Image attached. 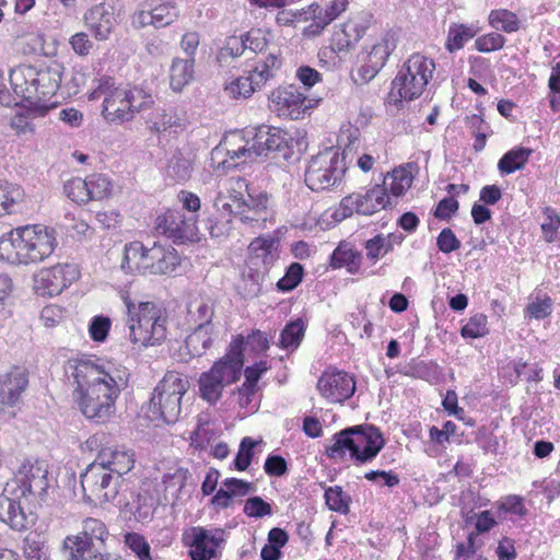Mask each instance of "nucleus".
<instances>
[{
	"mask_svg": "<svg viewBox=\"0 0 560 560\" xmlns=\"http://www.w3.org/2000/svg\"><path fill=\"white\" fill-rule=\"evenodd\" d=\"M63 371L71 381V396L82 416L97 424L109 422L121 393L129 386V369L93 354L79 353L65 362Z\"/></svg>",
	"mask_w": 560,
	"mask_h": 560,
	"instance_id": "obj_1",
	"label": "nucleus"
},
{
	"mask_svg": "<svg viewBox=\"0 0 560 560\" xmlns=\"http://www.w3.org/2000/svg\"><path fill=\"white\" fill-rule=\"evenodd\" d=\"M56 231L36 223L11 229L0 236V260L11 265L44 261L57 247Z\"/></svg>",
	"mask_w": 560,
	"mask_h": 560,
	"instance_id": "obj_2",
	"label": "nucleus"
},
{
	"mask_svg": "<svg viewBox=\"0 0 560 560\" xmlns=\"http://www.w3.org/2000/svg\"><path fill=\"white\" fill-rule=\"evenodd\" d=\"M182 262V255L167 243L135 240L124 245L120 268L131 276L174 277Z\"/></svg>",
	"mask_w": 560,
	"mask_h": 560,
	"instance_id": "obj_3",
	"label": "nucleus"
},
{
	"mask_svg": "<svg viewBox=\"0 0 560 560\" xmlns=\"http://www.w3.org/2000/svg\"><path fill=\"white\" fill-rule=\"evenodd\" d=\"M65 67L58 61L49 63H21L11 69L9 80L11 88L21 103H56Z\"/></svg>",
	"mask_w": 560,
	"mask_h": 560,
	"instance_id": "obj_4",
	"label": "nucleus"
},
{
	"mask_svg": "<svg viewBox=\"0 0 560 560\" xmlns=\"http://www.w3.org/2000/svg\"><path fill=\"white\" fill-rule=\"evenodd\" d=\"M103 97L102 116L107 122L122 124L133 119L136 113L150 108L153 96L139 86L122 88L115 78L104 74L96 79V86L89 93V101Z\"/></svg>",
	"mask_w": 560,
	"mask_h": 560,
	"instance_id": "obj_5",
	"label": "nucleus"
},
{
	"mask_svg": "<svg viewBox=\"0 0 560 560\" xmlns=\"http://www.w3.org/2000/svg\"><path fill=\"white\" fill-rule=\"evenodd\" d=\"M127 311L129 340L149 348L163 345L168 337L170 313L161 301L135 302L128 293L121 295Z\"/></svg>",
	"mask_w": 560,
	"mask_h": 560,
	"instance_id": "obj_6",
	"label": "nucleus"
},
{
	"mask_svg": "<svg viewBox=\"0 0 560 560\" xmlns=\"http://www.w3.org/2000/svg\"><path fill=\"white\" fill-rule=\"evenodd\" d=\"M384 446L385 440L378 428L360 424L336 432L324 453L331 460L343 462L348 456L354 466H363L372 463Z\"/></svg>",
	"mask_w": 560,
	"mask_h": 560,
	"instance_id": "obj_7",
	"label": "nucleus"
},
{
	"mask_svg": "<svg viewBox=\"0 0 560 560\" xmlns=\"http://www.w3.org/2000/svg\"><path fill=\"white\" fill-rule=\"evenodd\" d=\"M435 62L421 54H411L398 68L392 81L390 96L395 102H411L419 98L432 81Z\"/></svg>",
	"mask_w": 560,
	"mask_h": 560,
	"instance_id": "obj_8",
	"label": "nucleus"
},
{
	"mask_svg": "<svg viewBox=\"0 0 560 560\" xmlns=\"http://www.w3.org/2000/svg\"><path fill=\"white\" fill-rule=\"evenodd\" d=\"M189 388L186 376L177 371H167L154 387L148 405L151 420L175 423L182 412V399Z\"/></svg>",
	"mask_w": 560,
	"mask_h": 560,
	"instance_id": "obj_9",
	"label": "nucleus"
},
{
	"mask_svg": "<svg viewBox=\"0 0 560 560\" xmlns=\"http://www.w3.org/2000/svg\"><path fill=\"white\" fill-rule=\"evenodd\" d=\"M267 203L268 196L266 194L250 195L247 180L240 176L231 177L228 180L225 191L219 192L214 202L220 212L237 215L243 221H257V217L266 211Z\"/></svg>",
	"mask_w": 560,
	"mask_h": 560,
	"instance_id": "obj_10",
	"label": "nucleus"
},
{
	"mask_svg": "<svg viewBox=\"0 0 560 560\" xmlns=\"http://www.w3.org/2000/svg\"><path fill=\"white\" fill-rule=\"evenodd\" d=\"M109 529L102 518L88 516L81 522V530L68 535L62 544L68 560H96L106 551Z\"/></svg>",
	"mask_w": 560,
	"mask_h": 560,
	"instance_id": "obj_11",
	"label": "nucleus"
},
{
	"mask_svg": "<svg viewBox=\"0 0 560 560\" xmlns=\"http://www.w3.org/2000/svg\"><path fill=\"white\" fill-rule=\"evenodd\" d=\"M346 170L345 156L339 148L328 147L310 159L304 182L313 191L325 190L339 183Z\"/></svg>",
	"mask_w": 560,
	"mask_h": 560,
	"instance_id": "obj_12",
	"label": "nucleus"
},
{
	"mask_svg": "<svg viewBox=\"0 0 560 560\" xmlns=\"http://www.w3.org/2000/svg\"><path fill=\"white\" fill-rule=\"evenodd\" d=\"M7 486L26 502L39 504L49 488L48 464L39 458H25Z\"/></svg>",
	"mask_w": 560,
	"mask_h": 560,
	"instance_id": "obj_13",
	"label": "nucleus"
},
{
	"mask_svg": "<svg viewBox=\"0 0 560 560\" xmlns=\"http://www.w3.org/2000/svg\"><path fill=\"white\" fill-rule=\"evenodd\" d=\"M83 497L90 503L103 505L119 494L121 480L94 460L80 476Z\"/></svg>",
	"mask_w": 560,
	"mask_h": 560,
	"instance_id": "obj_14",
	"label": "nucleus"
},
{
	"mask_svg": "<svg viewBox=\"0 0 560 560\" xmlns=\"http://www.w3.org/2000/svg\"><path fill=\"white\" fill-rule=\"evenodd\" d=\"M289 138L287 131L277 128L268 127L267 129H259L250 140H246L243 136H237L233 142H240L241 147L237 150L230 149L231 159L253 160L258 155H266L270 151H282L289 148Z\"/></svg>",
	"mask_w": 560,
	"mask_h": 560,
	"instance_id": "obj_15",
	"label": "nucleus"
},
{
	"mask_svg": "<svg viewBox=\"0 0 560 560\" xmlns=\"http://www.w3.org/2000/svg\"><path fill=\"white\" fill-rule=\"evenodd\" d=\"M66 196L78 206L108 200L114 194L113 180L105 174L93 173L85 178L72 177L63 185Z\"/></svg>",
	"mask_w": 560,
	"mask_h": 560,
	"instance_id": "obj_16",
	"label": "nucleus"
},
{
	"mask_svg": "<svg viewBox=\"0 0 560 560\" xmlns=\"http://www.w3.org/2000/svg\"><path fill=\"white\" fill-rule=\"evenodd\" d=\"M268 106L279 118L303 119L312 109L311 100L294 84L280 85L268 96Z\"/></svg>",
	"mask_w": 560,
	"mask_h": 560,
	"instance_id": "obj_17",
	"label": "nucleus"
},
{
	"mask_svg": "<svg viewBox=\"0 0 560 560\" xmlns=\"http://www.w3.org/2000/svg\"><path fill=\"white\" fill-rule=\"evenodd\" d=\"M197 222V215L186 218L179 210L166 209L155 218L153 229L175 243H197L200 241Z\"/></svg>",
	"mask_w": 560,
	"mask_h": 560,
	"instance_id": "obj_18",
	"label": "nucleus"
},
{
	"mask_svg": "<svg viewBox=\"0 0 560 560\" xmlns=\"http://www.w3.org/2000/svg\"><path fill=\"white\" fill-rule=\"evenodd\" d=\"M224 529H207L202 526H192L185 529L182 535V542L189 548L188 555L191 560H212L221 557L219 550L224 542Z\"/></svg>",
	"mask_w": 560,
	"mask_h": 560,
	"instance_id": "obj_19",
	"label": "nucleus"
},
{
	"mask_svg": "<svg viewBox=\"0 0 560 560\" xmlns=\"http://www.w3.org/2000/svg\"><path fill=\"white\" fill-rule=\"evenodd\" d=\"M28 386V372L25 368L13 365L0 373V419L10 420L16 416L13 410L22 400Z\"/></svg>",
	"mask_w": 560,
	"mask_h": 560,
	"instance_id": "obj_20",
	"label": "nucleus"
},
{
	"mask_svg": "<svg viewBox=\"0 0 560 560\" xmlns=\"http://www.w3.org/2000/svg\"><path fill=\"white\" fill-rule=\"evenodd\" d=\"M366 30L365 23L352 18L336 25L329 38V46L318 52L319 60L323 61L327 57L338 59L346 57L357 47Z\"/></svg>",
	"mask_w": 560,
	"mask_h": 560,
	"instance_id": "obj_21",
	"label": "nucleus"
},
{
	"mask_svg": "<svg viewBox=\"0 0 560 560\" xmlns=\"http://www.w3.org/2000/svg\"><path fill=\"white\" fill-rule=\"evenodd\" d=\"M79 277L80 271L74 265L57 264L48 268H42L34 275L33 290L38 296H56L78 280Z\"/></svg>",
	"mask_w": 560,
	"mask_h": 560,
	"instance_id": "obj_22",
	"label": "nucleus"
},
{
	"mask_svg": "<svg viewBox=\"0 0 560 560\" xmlns=\"http://www.w3.org/2000/svg\"><path fill=\"white\" fill-rule=\"evenodd\" d=\"M316 388L328 404H343L354 395L357 381L351 373L329 366L318 377Z\"/></svg>",
	"mask_w": 560,
	"mask_h": 560,
	"instance_id": "obj_23",
	"label": "nucleus"
},
{
	"mask_svg": "<svg viewBox=\"0 0 560 560\" xmlns=\"http://www.w3.org/2000/svg\"><path fill=\"white\" fill-rule=\"evenodd\" d=\"M395 205L390 197L384 192L380 185H375L365 192H352L343 197L339 203L338 212L342 218L353 213L372 215L375 212L392 208Z\"/></svg>",
	"mask_w": 560,
	"mask_h": 560,
	"instance_id": "obj_24",
	"label": "nucleus"
},
{
	"mask_svg": "<svg viewBox=\"0 0 560 560\" xmlns=\"http://www.w3.org/2000/svg\"><path fill=\"white\" fill-rule=\"evenodd\" d=\"M244 346L245 337L242 334L233 336L225 354L214 361L212 366L208 370L220 380L224 386L232 385L241 378L244 365Z\"/></svg>",
	"mask_w": 560,
	"mask_h": 560,
	"instance_id": "obj_25",
	"label": "nucleus"
},
{
	"mask_svg": "<svg viewBox=\"0 0 560 560\" xmlns=\"http://www.w3.org/2000/svg\"><path fill=\"white\" fill-rule=\"evenodd\" d=\"M397 47L396 34L392 31L386 32L371 47V50L364 57L361 66L358 68V77L362 83L373 80L377 73L385 67L389 56Z\"/></svg>",
	"mask_w": 560,
	"mask_h": 560,
	"instance_id": "obj_26",
	"label": "nucleus"
},
{
	"mask_svg": "<svg viewBox=\"0 0 560 560\" xmlns=\"http://www.w3.org/2000/svg\"><path fill=\"white\" fill-rule=\"evenodd\" d=\"M94 462L121 480L135 467L136 454L122 445L102 446Z\"/></svg>",
	"mask_w": 560,
	"mask_h": 560,
	"instance_id": "obj_27",
	"label": "nucleus"
},
{
	"mask_svg": "<svg viewBox=\"0 0 560 560\" xmlns=\"http://www.w3.org/2000/svg\"><path fill=\"white\" fill-rule=\"evenodd\" d=\"M275 250L276 240L270 236L256 237L248 246V264L254 266V268H250L249 277L257 287H259V281L272 264Z\"/></svg>",
	"mask_w": 560,
	"mask_h": 560,
	"instance_id": "obj_28",
	"label": "nucleus"
},
{
	"mask_svg": "<svg viewBox=\"0 0 560 560\" xmlns=\"http://www.w3.org/2000/svg\"><path fill=\"white\" fill-rule=\"evenodd\" d=\"M83 21L96 40H106L109 38L116 21L114 7L106 2L95 4L84 13Z\"/></svg>",
	"mask_w": 560,
	"mask_h": 560,
	"instance_id": "obj_29",
	"label": "nucleus"
},
{
	"mask_svg": "<svg viewBox=\"0 0 560 560\" xmlns=\"http://www.w3.org/2000/svg\"><path fill=\"white\" fill-rule=\"evenodd\" d=\"M178 18L176 8L170 2L158 4L145 3L132 18L137 27L153 26L161 28L170 25Z\"/></svg>",
	"mask_w": 560,
	"mask_h": 560,
	"instance_id": "obj_30",
	"label": "nucleus"
},
{
	"mask_svg": "<svg viewBox=\"0 0 560 560\" xmlns=\"http://www.w3.org/2000/svg\"><path fill=\"white\" fill-rule=\"evenodd\" d=\"M8 494L0 495V521L15 530L26 526L25 508L35 506L34 502H26L23 497L15 495L14 490L5 487Z\"/></svg>",
	"mask_w": 560,
	"mask_h": 560,
	"instance_id": "obj_31",
	"label": "nucleus"
},
{
	"mask_svg": "<svg viewBox=\"0 0 560 560\" xmlns=\"http://www.w3.org/2000/svg\"><path fill=\"white\" fill-rule=\"evenodd\" d=\"M56 106L57 103H25L10 118V127L18 136L32 133L34 132L33 120L45 117Z\"/></svg>",
	"mask_w": 560,
	"mask_h": 560,
	"instance_id": "obj_32",
	"label": "nucleus"
},
{
	"mask_svg": "<svg viewBox=\"0 0 560 560\" xmlns=\"http://www.w3.org/2000/svg\"><path fill=\"white\" fill-rule=\"evenodd\" d=\"M254 490L253 482L234 477L226 478L222 481L221 488L211 498V505L221 510L229 509L233 504V499L246 497Z\"/></svg>",
	"mask_w": 560,
	"mask_h": 560,
	"instance_id": "obj_33",
	"label": "nucleus"
},
{
	"mask_svg": "<svg viewBox=\"0 0 560 560\" xmlns=\"http://www.w3.org/2000/svg\"><path fill=\"white\" fill-rule=\"evenodd\" d=\"M264 85V81H259L255 72L249 69L226 82L223 91L231 100H247Z\"/></svg>",
	"mask_w": 560,
	"mask_h": 560,
	"instance_id": "obj_34",
	"label": "nucleus"
},
{
	"mask_svg": "<svg viewBox=\"0 0 560 560\" xmlns=\"http://www.w3.org/2000/svg\"><path fill=\"white\" fill-rule=\"evenodd\" d=\"M413 182V175L410 171V164L400 165L395 167L392 172H388L380 185L384 192L393 198L397 199L406 194L411 187Z\"/></svg>",
	"mask_w": 560,
	"mask_h": 560,
	"instance_id": "obj_35",
	"label": "nucleus"
},
{
	"mask_svg": "<svg viewBox=\"0 0 560 560\" xmlns=\"http://www.w3.org/2000/svg\"><path fill=\"white\" fill-rule=\"evenodd\" d=\"M330 266L334 269L346 268L349 273L357 275L361 270L362 254L351 243L340 242L331 254Z\"/></svg>",
	"mask_w": 560,
	"mask_h": 560,
	"instance_id": "obj_36",
	"label": "nucleus"
},
{
	"mask_svg": "<svg viewBox=\"0 0 560 560\" xmlns=\"http://www.w3.org/2000/svg\"><path fill=\"white\" fill-rule=\"evenodd\" d=\"M25 199L21 185L0 179V218L20 212Z\"/></svg>",
	"mask_w": 560,
	"mask_h": 560,
	"instance_id": "obj_37",
	"label": "nucleus"
},
{
	"mask_svg": "<svg viewBox=\"0 0 560 560\" xmlns=\"http://www.w3.org/2000/svg\"><path fill=\"white\" fill-rule=\"evenodd\" d=\"M480 28L476 24L452 23L447 31L445 49L450 52H456L464 48L465 44L476 37Z\"/></svg>",
	"mask_w": 560,
	"mask_h": 560,
	"instance_id": "obj_38",
	"label": "nucleus"
},
{
	"mask_svg": "<svg viewBox=\"0 0 560 560\" xmlns=\"http://www.w3.org/2000/svg\"><path fill=\"white\" fill-rule=\"evenodd\" d=\"M488 24L495 31L505 34L517 33L523 27V22L517 13L505 9H492L488 14Z\"/></svg>",
	"mask_w": 560,
	"mask_h": 560,
	"instance_id": "obj_39",
	"label": "nucleus"
},
{
	"mask_svg": "<svg viewBox=\"0 0 560 560\" xmlns=\"http://www.w3.org/2000/svg\"><path fill=\"white\" fill-rule=\"evenodd\" d=\"M195 59L174 58L170 69V85L180 92L194 79Z\"/></svg>",
	"mask_w": 560,
	"mask_h": 560,
	"instance_id": "obj_40",
	"label": "nucleus"
},
{
	"mask_svg": "<svg viewBox=\"0 0 560 560\" xmlns=\"http://www.w3.org/2000/svg\"><path fill=\"white\" fill-rule=\"evenodd\" d=\"M533 150L524 147H515L505 152L498 162V170L502 175H510L523 170L527 164Z\"/></svg>",
	"mask_w": 560,
	"mask_h": 560,
	"instance_id": "obj_41",
	"label": "nucleus"
},
{
	"mask_svg": "<svg viewBox=\"0 0 560 560\" xmlns=\"http://www.w3.org/2000/svg\"><path fill=\"white\" fill-rule=\"evenodd\" d=\"M305 331L306 324L302 318L287 323L280 332L278 346L284 350H296L305 336Z\"/></svg>",
	"mask_w": 560,
	"mask_h": 560,
	"instance_id": "obj_42",
	"label": "nucleus"
},
{
	"mask_svg": "<svg viewBox=\"0 0 560 560\" xmlns=\"http://www.w3.org/2000/svg\"><path fill=\"white\" fill-rule=\"evenodd\" d=\"M225 387L209 371L201 373L198 378L199 396L210 405H214L221 399Z\"/></svg>",
	"mask_w": 560,
	"mask_h": 560,
	"instance_id": "obj_43",
	"label": "nucleus"
},
{
	"mask_svg": "<svg viewBox=\"0 0 560 560\" xmlns=\"http://www.w3.org/2000/svg\"><path fill=\"white\" fill-rule=\"evenodd\" d=\"M467 122L474 138L472 149L475 152H481L487 145V139L493 135V130L483 117L477 114L467 117Z\"/></svg>",
	"mask_w": 560,
	"mask_h": 560,
	"instance_id": "obj_44",
	"label": "nucleus"
},
{
	"mask_svg": "<svg viewBox=\"0 0 560 560\" xmlns=\"http://www.w3.org/2000/svg\"><path fill=\"white\" fill-rule=\"evenodd\" d=\"M213 327H196L186 338V345L195 357L202 355L213 343Z\"/></svg>",
	"mask_w": 560,
	"mask_h": 560,
	"instance_id": "obj_45",
	"label": "nucleus"
},
{
	"mask_svg": "<svg viewBox=\"0 0 560 560\" xmlns=\"http://www.w3.org/2000/svg\"><path fill=\"white\" fill-rule=\"evenodd\" d=\"M245 44L241 37L230 36L224 45L218 50L215 60L220 67L230 66L235 59L240 58L245 51Z\"/></svg>",
	"mask_w": 560,
	"mask_h": 560,
	"instance_id": "obj_46",
	"label": "nucleus"
},
{
	"mask_svg": "<svg viewBox=\"0 0 560 560\" xmlns=\"http://www.w3.org/2000/svg\"><path fill=\"white\" fill-rule=\"evenodd\" d=\"M15 44L25 55L37 54L44 49L45 36L37 30H30L16 35Z\"/></svg>",
	"mask_w": 560,
	"mask_h": 560,
	"instance_id": "obj_47",
	"label": "nucleus"
},
{
	"mask_svg": "<svg viewBox=\"0 0 560 560\" xmlns=\"http://www.w3.org/2000/svg\"><path fill=\"white\" fill-rule=\"evenodd\" d=\"M282 59L280 51L269 52L261 61H259L252 70L255 72L259 81L266 84L273 79L276 71L281 68Z\"/></svg>",
	"mask_w": 560,
	"mask_h": 560,
	"instance_id": "obj_48",
	"label": "nucleus"
},
{
	"mask_svg": "<svg viewBox=\"0 0 560 560\" xmlns=\"http://www.w3.org/2000/svg\"><path fill=\"white\" fill-rule=\"evenodd\" d=\"M324 498L329 510L341 514L349 512L351 499L340 486L328 487L325 490Z\"/></svg>",
	"mask_w": 560,
	"mask_h": 560,
	"instance_id": "obj_49",
	"label": "nucleus"
},
{
	"mask_svg": "<svg viewBox=\"0 0 560 560\" xmlns=\"http://www.w3.org/2000/svg\"><path fill=\"white\" fill-rule=\"evenodd\" d=\"M553 301L548 294L537 295L525 307V316L542 320L550 316Z\"/></svg>",
	"mask_w": 560,
	"mask_h": 560,
	"instance_id": "obj_50",
	"label": "nucleus"
},
{
	"mask_svg": "<svg viewBox=\"0 0 560 560\" xmlns=\"http://www.w3.org/2000/svg\"><path fill=\"white\" fill-rule=\"evenodd\" d=\"M488 334V317L482 313L472 315L460 329V335L465 339L481 338Z\"/></svg>",
	"mask_w": 560,
	"mask_h": 560,
	"instance_id": "obj_51",
	"label": "nucleus"
},
{
	"mask_svg": "<svg viewBox=\"0 0 560 560\" xmlns=\"http://www.w3.org/2000/svg\"><path fill=\"white\" fill-rule=\"evenodd\" d=\"M506 38L499 32H489L475 39L474 48L479 52L489 54L503 49Z\"/></svg>",
	"mask_w": 560,
	"mask_h": 560,
	"instance_id": "obj_52",
	"label": "nucleus"
},
{
	"mask_svg": "<svg viewBox=\"0 0 560 560\" xmlns=\"http://www.w3.org/2000/svg\"><path fill=\"white\" fill-rule=\"evenodd\" d=\"M497 525V521L491 511L486 510L476 514L475 528L476 533H470L468 535V548L471 553H475V537L480 534H485L490 532Z\"/></svg>",
	"mask_w": 560,
	"mask_h": 560,
	"instance_id": "obj_53",
	"label": "nucleus"
},
{
	"mask_svg": "<svg viewBox=\"0 0 560 560\" xmlns=\"http://www.w3.org/2000/svg\"><path fill=\"white\" fill-rule=\"evenodd\" d=\"M304 268L299 262H292L285 270L284 276L278 280L277 288L282 292L294 290L303 280Z\"/></svg>",
	"mask_w": 560,
	"mask_h": 560,
	"instance_id": "obj_54",
	"label": "nucleus"
},
{
	"mask_svg": "<svg viewBox=\"0 0 560 560\" xmlns=\"http://www.w3.org/2000/svg\"><path fill=\"white\" fill-rule=\"evenodd\" d=\"M389 236L385 237L383 234H377L365 242L364 248L369 260L376 262L393 249V245L387 241Z\"/></svg>",
	"mask_w": 560,
	"mask_h": 560,
	"instance_id": "obj_55",
	"label": "nucleus"
},
{
	"mask_svg": "<svg viewBox=\"0 0 560 560\" xmlns=\"http://www.w3.org/2000/svg\"><path fill=\"white\" fill-rule=\"evenodd\" d=\"M256 445L257 442L250 436H245L242 439L238 446V452L234 458V467L236 470L245 471L250 466L254 457V448Z\"/></svg>",
	"mask_w": 560,
	"mask_h": 560,
	"instance_id": "obj_56",
	"label": "nucleus"
},
{
	"mask_svg": "<svg viewBox=\"0 0 560 560\" xmlns=\"http://www.w3.org/2000/svg\"><path fill=\"white\" fill-rule=\"evenodd\" d=\"M545 215L544 222L541 223L542 237L547 243H552L560 228V215L556 209L551 207H545L542 209Z\"/></svg>",
	"mask_w": 560,
	"mask_h": 560,
	"instance_id": "obj_57",
	"label": "nucleus"
},
{
	"mask_svg": "<svg viewBox=\"0 0 560 560\" xmlns=\"http://www.w3.org/2000/svg\"><path fill=\"white\" fill-rule=\"evenodd\" d=\"M242 42L245 44V50L249 49L256 54L262 52L269 45L268 32L261 28H252L241 36Z\"/></svg>",
	"mask_w": 560,
	"mask_h": 560,
	"instance_id": "obj_58",
	"label": "nucleus"
},
{
	"mask_svg": "<svg viewBox=\"0 0 560 560\" xmlns=\"http://www.w3.org/2000/svg\"><path fill=\"white\" fill-rule=\"evenodd\" d=\"M243 513L248 517L261 518L272 514V506L262 498L255 495L245 501Z\"/></svg>",
	"mask_w": 560,
	"mask_h": 560,
	"instance_id": "obj_59",
	"label": "nucleus"
},
{
	"mask_svg": "<svg viewBox=\"0 0 560 560\" xmlns=\"http://www.w3.org/2000/svg\"><path fill=\"white\" fill-rule=\"evenodd\" d=\"M125 544L136 553L139 560H152L150 545L142 535L127 533Z\"/></svg>",
	"mask_w": 560,
	"mask_h": 560,
	"instance_id": "obj_60",
	"label": "nucleus"
},
{
	"mask_svg": "<svg viewBox=\"0 0 560 560\" xmlns=\"http://www.w3.org/2000/svg\"><path fill=\"white\" fill-rule=\"evenodd\" d=\"M110 327L112 322L108 317L102 315L94 316L89 325L91 339L95 342H104L107 339Z\"/></svg>",
	"mask_w": 560,
	"mask_h": 560,
	"instance_id": "obj_61",
	"label": "nucleus"
},
{
	"mask_svg": "<svg viewBox=\"0 0 560 560\" xmlns=\"http://www.w3.org/2000/svg\"><path fill=\"white\" fill-rule=\"evenodd\" d=\"M69 45L79 57H88L94 47L93 42L85 32L74 33L69 38Z\"/></svg>",
	"mask_w": 560,
	"mask_h": 560,
	"instance_id": "obj_62",
	"label": "nucleus"
},
{
	"mask_svg": "<svg viewBox=\"0 0 560 560\" xmlns=\"http://www.w3.org/2000/svg\"><path fill=\"white\" fill-rule=\"evenodd\" d=\"M436 246L440 252L450 254L460 248V241L457 238L452 229H443L436 238Z\"/></svg>",
	"mask_w": 560,
	"mask_h": 560,
	"instance_id": "obj_63",
	"label": "nucleus"
},
{
	"mask_svg": "<svg viewBox=\"0 0 560 560\" xmlns=\"http://www.w3.org/2000/svg\"><path fill=\"white\" fill-rule=\"evenodd\" d=\"M499 510L505 513H511L517 516H525L527 509L524 504V499L517 494H509L499 504Z\"/></svg>",
	"mask_w": 560,
	"mask_h": 560,
	"instance_id": "obj_64",
	"label": "nucleus"
}]
</instances>
